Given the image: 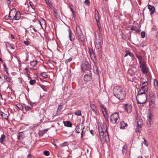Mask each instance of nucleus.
<instances>
[{
    "label": "nucleus",
    "mask_w": 158,
    "mask_h": 158,
    "mask_svg": "<svg viewBox=\"0 0 158 158\" xmlns=\"http://www.w3.org/2000/svg\"><path fill=\"white\" fill-rule=\"evenodd\" d=\"M99 133V138L102 144L109 141L108 134L107 131L106 125H105L98 126Z\"/></svg>",
    "instance_id": "1"
},
{
    "label": "nucleus",
    "mask_w": 158,
    "mask_h": 158,
    "mask_svg": "<svg viewBox=\"0 0 158 158\" xmlns=\"http://www.w3.org/2000/svg\"><path fill=\"white\" fill-rule=\"evenodd\" d=\"M113 92L115 96L120 100L123 99L125 97V91L120 87H115L114 89Z\"/></svg>",
    "instance_id": "2"
},
{
    "label": "nucleus",
    "mask_w": 158,
    "mask_h": 158,
    "mask_svg": "<svg viewBox=\"0 0 158 158\" xmlns=\"http://www.w3.org/2000/svg\"><path fill=\"white\" fill-rule=\"evenodd\" d=\"M147 94H137L136 99L138 103H145L147 99Z\"/></svg>",
    "instance_id": "3"
},
{
    "label": "nucleus",
    "mask_w": 158,
    "mask_h": 158,
    "mask_svg": "<svg viewBox=\"0 0 158 158\" xmlns=\"http://www.w3.org/2000/svg\"><path fill=\"white\" fill-rule=\"evenodd\" d=\"M110 121L113 123L117 124L119 122L120 119L118 117V113H114L111 114L110 118Z\"/></svg>",
    "instance_id": "4"
},
{
    "label": "nucleus",
    "mask_w": 158,
    "mask_h": 158,
    "mask_svg": "<svg viewBox=\"0 0 158 158\" xmlns=\"http://www.w3.org/2000/svg\"><path fill=\"white\" fill-rule=\"evenodd\" d=\"M137 125L135 126V131L137 132H139L141 130V125L142 124V120L139 118L136 119Z\"/></svg>",
    "instance_id": "5"
},
{
    "label": "nucleus",
    "mask_w": 158,
    "mask_h": 158,
    "mask_svg": "<svg viewBox=\"0 0 158 158\" xmlns=\"http://www.w3.org/2000/svg\"><path fill=\"white\" fill-rule=\"evenodd\" d=\"M139 61L142 71L144 73H146L147 72V68L144 59L143 58Z\"/></svg>",
    "instance_id": "6"
},
{
    "label": "nucleus",
    "mask_w": 158,
    "mask_h": 158,
    "mask_svg": "<svg viewBox=\"0 0 158 158\" xmlns=\"http://www.w3.org/2000/svg\"><path fill=\"white\" fill-rule=\"evenodd\" d=\"M85 126L82 127V126L81 127L80 125H78L76 126V127L75 129V132L77 133H80L81 131V130H82V131L81 133V138H82L83 135H84L85 134V131H84Z\"/></svg>",
    "instance_id": "7"
},
{
    "label": "nucleus",
    "mask_w": 158,
    "mask_h": 158,
    "mask_svg": "<svg viewBox=\"0 0 158 158\" xmlns=\"http://www.w3.org/2000/svg\"><path fill=\"white\" fill-rule=\"evenodd\" d=\"M98 38H96L95 40V45L96 48H100L102 45V37L100 35H98Z\"/></svg>",
    "instance_id": "8"
},
{
    "label": "nucleus",
    "mask_w": 158,
    "mask_h": 158,
    "mask_svg": "<svg viewBox=\"0 0 158 158\" xmlns=\"http://www.w3.org/2000/svg\"><path fill=\"white\" fill-rule=\"evenodd\" d=\"M90 65L88 62L84 61L82 62L81 67L82 71H85L86 70H89L90 69Z\"/></svg>",
    "instance_id": "9"
},
{
    "label": "nucleus",
    "mask_w": 158,
    "mask_h": 158,
    "mask_svg": "<svg viewBox=\"0 0 158 158\" xmlns=\"http://www.w3.org/2000/svg\"><path fill=\"white\" fill-rule=\"evenodd\" d=\"M16 10L15 9H12L9 12L8 19L10 20H14V17L16 12Z\"/></svg>",
    "instance_id": "10"
},
{
    "label": "nucleus",
    "mask_w": 158,
    "mask_h": 158,
    "mask_svg": "<svg viewBox=\"0 0 158 158\" xmlns=\"http://www.w3.org/2000/svg\"><path fill=\"white\" fill-rule=\"evenodd\" d=\"M153 116L152 114L149 113L148 115V120L147 121V123L149 127L151 126L152 122V119Z\"/></svg>",
    "instance_id": "11"
},
{
    "label": "nucleus",
    "mask_w": 158,
    "mask_h": 158,
    "mask_svg": "<svg viewBox=\"0 0 158 158\" xmlns=\"http://www.w3.org/2000/svg\"><path fill=\"white\" fill-rule=\"evenodd\" d=\"M124 108L125 110L128 113H130L131 112L132 110V107L130 104H126L125 105Z\"/></svg>",
    "instance_id": "12"
},
{
    "label": "nucleus",
    "mask_w": 158,
    "mask_h": 158,
    "mask_svg": "<svg viewBox=\"0 0 158 158\" xmlns=\"http://www.w3.org/2000/svg\"><path fill=\"white\" fill-rule=\"evenodd\" d=\"M148 83L147 81H144L142 83L141 89H142V90H144L148 92Z\"/></svg>",
    "instance_id": "13"
},
{
    "label": "nucleus",
    "mask_w": 158,
    "mask_h": 158,
    "mask_svg": "<svg viewBox=\"0 0 158 158\" xmlns=\"http://www.w3.org/2000/svg\"><path fill=\"white\" fill-rule=\"evenodd\" d=\"M92 79L91 74H86L84 76V79L85 81H89Z\"/></svg>",
    "instance_id": "14"
},
{
    "label": "nucleus",
    "mask_w": 158,
    "mask_h": 158,
    "mask_svg": "<svg viewBox=\"0 0 158 158\" xmlns=\"http://www.w3.org/2000/svg\"><path fill=\"white\" fill-rule=\"evenodd\" d=\"M90 107L92 111L95 114L97 113V110L96 108V106L94 104L90 103Z\"/></svg>",
    "instance_id": "15"
},
{
    "label": "nucleus",
    "mask_w": 158,
    "mask_h": 158,
    "mask_svg": "<svg viewBox=\"0 0 158 158\" xmlns=\"http://www.w3.org/2000/svg\"><path fill=\"white\" fill-rule=\"evenodd\" d=\"M20 13L19 11H18V12H16V13L15 14L14 19L18 20H19L20 19Z\"/></svg>",
    "instance_id": "16"
},
{
    "label": "nucleus",
    "mask_w": 158,
    "mask_h": 158,
    "mask_svg": "<svg viewBox=\"0 0 158 158\" xmlns=\"http://www.w3.org/2000/svg\"><path fill=\"white\" fill-rule=\"evenodd\" d=\"M69 33V38L70 40L71 41H72L74 39V38L73 37V36H74V35L72 34V32L70 30V29H69L68 30Z\"/></svg>",
    "instance_id": "17"
},
{
    "label": "nucleus",
    "mask_w": 158,
    "mask_h": 158,
    "mask_svg": "<svg viewBox=\"0 0 158 158\" xmlns=\"http://www.w3.org/2000/svg\"><path fill=\"white\" fill-rule=\"evenodd\" d=\"M76 31L77 35L82 34V32L79 26H76Z\"/></svg>",
    "instance_id": "18"
},
{
    "label": "nucleus",
    "mask_w": 158,
    "mask_h": 158,
    "mask_svg": "<svg viewBox=\"0 0 158 158\" xmlns=\"http://www.w3.org/2000/svg\"><path fill=\"white\" fill-rule=\"evenodd\" d=\"M95 18L96 19V21H99V16L98 11L95 9Z\"/></svg>",
    "instance_id": "19"
},
{
    "label": "nucleus",
    "mask_w": 158,
    "mask_h": 158,
    "mask_svg": "<svg viewBox=\"0 0 158 158\" xmlns=\"http://www.w3.org/2000/svg\"><path fill=\"white\" fill-rule=\"evenodd\" d=\"M148 8L150 11V14L151 15H152L154 13L155 9L154 6L148 5Z\"/></svg>",
    "instance_id": "20"
},
{
    "label": "nucleus",
    "mask_w": 158,
    "mask_h": 158,
    "mask_svg": "<svg viewBox=\"0 0 158 158\" xmlns=\"http://www.w3.org/2000/svg\"><path fill=\"white\" fill-rule=\"evenodd\" d=\"M40 24L42 27L43 29L46 28V22L44 19H42L41 21H40Z\"/></svg>",
    "instance_id": "21"
},
{
    "label": "nucleus",
    "mask_w": 158,
    "mask_h": 158,
    "mask_svg": "<svg viewBox=\"0 0 158 158\" xmlns=\"http://www.w3.org/2000/svg\"><path fill=\"white\" fill-rule=\"evenodd\" d=\"M6 135L4 134H3L1 135L0 137V142L1 143H3L6 139Z\"/></svg>",
    "instance_id": "22"
},
{
    "label": "nucleus",
    "mask_w": 158,
    "mask_h": 158,
    "mask_svg": "<svg viewBox=\"0 0 158 158\" xmlns=\"http://www.w3.org/2000/svg\"><path fill=\"white\" fill-rule=\"evenodd\" d=\"M126 54L124 55V56L125 57L127 56L128 55L130 56L131 57H134V56L133 53H131L128 50H126L125 51Z\"/></svg>",
    "instance_id": "23"
},
{
    "label": "nucleus",
    "mask_w": 158,
    "mask_h": 158,
    "mask_svg": "<svg viewBox=\"0 0 158 158\" xmlns=\"http://www.w3.org/2000/svg\"><path fill=\"white\" fill-rule=\"evenodd\" d=\"M127 125V124L125 123L123 121H122L120 123V128L123 129Z\"/></svg>",
    "instance_id": "24"
},
{
    "label": "nucleus",
    "mask_w": 158,
    "mask_h": 158,
    "mask_svg": "<svg viewBox=\"0 0 158 158\" xmlns=\"http://www.w3.org/2000/svg\"><path fill=\"white\" fill-rule=\"evenodd\" d=\"M79 39L82 42H84L85 40V38L84 35L83 34L78 35Z\"/></svg>",
    "instance_id": "25"
},
{
    "label": "nucleus",
    "mask_w": 158,
    "mask_h": 158,
    "mask_svg": "<svg viewBox=\"0 0 158 158\" xmlns=\"http://www.w3.org/2000/svg\"><path fill=\"white\" fill-rule=\"evenodd\" d=\"M149 96L150 98H152L153 99L155 98V94L152 91H149Z\"/></svg>",
    "instance_id": "26"
},
{
    "label": "nucleus",
    "mask_w": 158,
    "mask_h": 158,
    "mask_svg": "<svg viewBox=\"0 0 158 158\" xmlns=\"http://www.w3.org/2000/svg\"><path fill=\"white\" fill-rule=\"evenodd\" d=\"M64 124V126L66 127H71L72 126V123L69 121L65 122Z\"/></svg>",
    "instance_id": "27"
},
{
    "label": "nucleus",
    "mask_w": 158,
    "mask_h": 158,
    "mask_svg": "<svg viewBox=\"0 0 158 158\" xmlns=\"http://www.w3.org/2000/svg\"><path fill=\"white\" fill-rule=\"evenodd\" d=\"M147 92H146L144 90H142V89H141L139 91L137 94H147Z\"/></svg>",
    "instance_id": "28"
},
{
    "label": "nucleus",
    "mask_w": 158,
    "mask_h": 158,
    "mask_svg": "<svg viewBox=\"0 0 158 158\" xmlns=\"http://www.w3.org/2000/svg\"><path fill=\"white\" fill-rule=\"evenodd\" d=\"M97 23L98 26V29L100 32L101 31H102V27L101 26V25L100 23V22L99 21H97Z\"/></svg>",
    "instance_id": "29"
},
{
    "label": "nucleus",
    "mask_w": 158,
    "mask_h": 158,
    "mask_svg": "<svg viewBox=\"0 0 158 158\" xmlns=\"http://www.w3.org/2000/svg\"><path fill=\"white\" fill-rule=\"evenodd\" d=\"M94 72L95 73L99 75V72L98 71V67L97 66H95L94 67Z\"/></svg>",
    "instance_id": "30"
},
{
    "label": "nucleus",
    "mask_w": 158,
    "mask_h": 158,
    "mask_svg": "<svg viewBox=\"0 0 158 158\" xmlns=\"http://www.w3.org/2000/svg\"><path fill=\"white\" fill-rule=\"evenodd\" d=\"M38 62L37 60H33L31 62V65L32 67H34L37 64Z\"/></svg>",
    "instance_id": "31"
},
{
    "label": "nucleus",
    "mask_w": 158,
    "mask_h": 158,
    "mask_svg": "<svg viewBox=\"0 0 158 158\" xmlns=\"http://www.w3.org/2000/svg\"><path fill=\"white\" fill-rule=\"evenodd\" d=\"M25 108L26 111H31V107L28 106H25Z\"/></svg>",
    "instance_id": "32"
},
{
    "label": "nucleus",
    "mask_w": 158,
    "mask_h": 158,
    "mask_svg": "<svg viewBox=\"0 0 158 158\" xmlns=\"http://www.w3.org/2000/svg\"><path fill=\"white\" fill-rule=\"evenodd\" d=\"M1 115L3 118L6 119H8V117L7 114L2 112V114H1Z\"/></svg>",
    "instance_id": "33"
},
{
    "label": "nucleus",
    "mask_w": 158,
    "mask_h": 158,
    "mask_svg": "<svg viewBox=\"0 0 158 158\" xmlns=\"http://www.w3.org/2000/svg\"><path fill=\"white\" fill-rule=\"evenodd\" d=\"M154 85L156 88L158 89V81L156 80H154Z\"/></svg>",
    "instance_id": "34"
},
{
    "label": "nucleus",
    "mask_w": 158,
    "mask_h": 158,
    "mask_svg": "<svg viewBox=\"0 0 158 158\" xmlns=\"http://www.w3.org/2000/svg\"><path fill=\"white\" fill-rule=\"evenodd\" d=\"M16 106L20 110H22L23 109V106L21 104H19L17 105Z\"/></svg>",
    "instance_id": "35"
},
{
    "label": "nucleus",
    "mask_w": 158,
    "mask_h": 158,
    "mask_svg": "<svg viewBox=\"0 0 158 158\" xmlns=\"http://www.w3.org/2000/svg\"><path fill=\"white\" fill-rule=\"evenodd\" d=\"M74 114L75 115L77 116H81V112L80 110H78L76 111Z\"/></svg>",
    "instance_id": "36"
},
{
    "label": "nucleus",
    "mask_w": 158,
    "mask_h": 158,
    "mask_svg": "<svg viewBox=\"0 0 158 158\" xmlns=\"http://www.w3.org/2000/svg\"><path fill=\"white\" fill-rule=\"evenodd\" d=\"M54 15L55 16L56 18H58L59 17V16L58 15V13L57 12L56 9H54Z\"/></svg>",
    "instance_id": "37"
},
{
    "label": "nucleus",
    "mask_w": 158,
    "mask_h": 158,
    "mask_svg": "<svg viewBox=\"0 0 158 158\" xmlns=\"http://www.w3.org/2000/svg\"><path fill=\"white\" fill-rule=\"evenodd\" d=\"M60 146L61 147H67L68 143L66 142H64L63 143L60 144Z\"/></svg>",
    "instance_id": "38"
},
{
    "label": "nucleus",
    "mask_w": 158,
    "mask_h": 158,
    "mask_svg": "<svg viewBox=\"0 0 158 158\" xmlns=\"http://www.w3.org/2000/svg\"><path fill=\"white\" fill-rule=\"evenodd\" d=\"M41 75L44 78H47L48 77V75L46 72H43L41 73Z\"/></svg>",
    "instance_id": "39"
},
{
    "label": "nucleus",
    "mask_w": 158,
    "mask_h": 158,
    "mask_svg": "<svg viewBox=\"0 0 158 158\" xmlns=\"http://www.w3.org/2000/svg\"><path fill=\"white\" fill-rule=\"evenodd\" d=\"M131 30H134L136 31L137 32H139V30L136 27H131Z\"/></svg>",
    "instance_id": "40"
},
{
    "label": "nucleus",
    "mask_w": 158,
    "mask_h": 158,
    "mask_svg": "<svg viewBox=\"0 0 158 158\" xmlns=\"http://www.w3.org/2000/svg\"><path fill=\"white\" fill-rule=\"evenodd\" d=\"M102 109V111L103 112L104 111H105V112H106V109L105 107L103 105H101V106Z\"/></svg>",
    "instance_id": "41"
},
{
    "label": "nucleus",
    "mask_w": 158,
    "mask_h": 158,
    "mask_svg": "<svg viewBox=\"0 0 158 158\" xmlns=\"http://www.w3.org/2000/svg\"><path fill=\"white\" fill-rule=\"evenodd\" d=\"M36 83V80L35 79L31 80L29 81V83L31 85H33Z\"/></svg>",
    "instance_id": "42"
},
{
    "label": "nucleus",
    "mask_w": 158,
    "mask_h": 158,
    "mask_svg": "<svg viewBox=\"0 0 158 158\" xmlns=\"http://www.w3.org/2000/svg\"><path fill=\"white\" fill-rule=\"evenodd\" d=\"M40 86L44 91H47V88L46 87L43 85H40Z\"/></svg>",
    "instance_id": "43"
},
{
    "label": "nucleus",
    "mask_w": 158,
    "mask_h": 158,
    "mask_svg": "<svg viewBox=\"0 0 158 158\" xmlns=\"http://www.w3.org/2000/svg\"><path fill=\"white\" fill-rule=\"evenodd\" d=\"M127 146L124 145L123 147V152H126L127 151Z\"/></svg>",
    "instance_id": "44"
},
{
    "label": "nucleus",
    "mask_w": 158,
    "mask_h": 158,
    "mask_svg": "<svg viewBox=\"0 0 158 158\" xmlns=\"http://www.w3.org/2000/svg\"><path fill=\"white\" fill-rule=\"evenodd\" d=\"M44 154L46 156H48L49 155V152L47 151H44Z\"/></svg>",
    "instance_id": "45"
},
{
    "label": "nucleus",
    "mask_w": 158,
    "mask_h": 158,
    "mask_svg": "<svg viewBox=\"0 0 158 158\" xmlns=\"http://www.w3.org/2000/svg\"><path fill=\"white\" fill-rule=\"evenodd\" d=\"M4 78L8 81H10V79L6 75L4 76Z\"/></svg>",
    "instance_id": "46"
},
{
    "label": "nucleus",
    "mask_w": 158,
    "mask_h": 158,
    "mask_svg": "<svg viewBox=\"0 0 158 158\" xmlns=\"http://www.w3.org/2000/svg\"><path fill=\"white\" fill-rule=\"evenodd\" d=\"M72 60V58H70L69 59L66 60L65 61V63L67 64L69 62L71 61Z\"/></svg>",
    "instance_id": "47"
},
{
    "label": "nucleus",
    "mask_w": 158,
    "mask_h": 158,
    "mask_svg": "<svg viewBox=\"0 0 158 158\" xmlns=\"http://www.w3.org/2000/svg\"><path fill=\"white\" fill-rule=\"evenodd\" d=\"M23 43L24 44H25L27 46H28V45H29L30 44L29 42L27 40L24 41Z\"/></svg>",
    "instance_id": "48"
},
{
    "label": "nucleus",
    "mask_w": 158,
    "mask_h": 158,
    "mask_svg": "<svg viewBox=\"0 0 158 158\" xmlns=\"http://www.w3.org/2000/svg\"><path fill=\"white\" fill-rule=\"evenodd\" d=\"M84 3L87 5H89L90 3V2L89 0H85L84 1Z\"/></svg>",
    "instance_id": "49"
},
{
    "label": "nucleus",
    "mask_w": 158,
    "mask_h": 158,
    "mask_svg": "<svg viewBox=\"0 0 158 158\" xmlns=\"http://www.w3.org/2000/svg\"><path fill=\"white\" fill-rule=\"evenodd\" d=\"M141 35L142 37L143 38H144L145 35V32L142 31L141 33Z\"/></svg>",
    "instance_id": "50"
},
{
    "label": "nucleus",
    "mask_w": 158,
    "mask_h": 158,
    "mask_svg": "<svg viewBox=\"0 0 158 158\" xmlns=\"http://www.w3.org/2000/svg\"><path fill=\"white\" fill-rule=\"evenodd\" d=\"M137 57L138 58L139 61L143 58L141 56H138V55L137 56Z\"/></svg>",
    "instance_id": "51"
},
{
    "label": "nucleus",
    "mask_w": 158,
    "mask_h": 158,
    "mask_svg": "<svg viewBox=\"0 0 158 158\" xmlns=\"http://www.w3.org/2000/svg\"><path fill=\"white\" fill-rule=\"evenodd\" d=\"M72 12V13L73 14V17H75V15L74 14V12L73 11V9L72 8H70Z\"/></svg>",
    "instance_id": "52"
},
{
    "label": "nucleus",
    "mask_w": 158,
    "mask_h": 158,
    "mask_svg": "<svg viewBox=\"0 0 158 158\" xmlns=\"http://www.w3.org/2000/svg\"><path fill=\"white\" fill-rule=\"evenodd\" d=\"M25 69L26 70V72H27V77H30V75L28 73V70L27 68H26Z\"/></svg>",
    "instance_id": "53"
},
{
    "label": "nucleus",
    "mask_w": 158,
    "mask_h": 158,
    "mask_svg": "<svg viewBox=\"0 0 158 158\" xmlns=\"http://www.w3.org/2000/svg\"><path fill=\"white\" fill-rule=\"evenodd\" d=\"M143 143H144L145 144V145H146V146H148V144L147 143V141L145 139H144V141L143 142Z\"/></svg>",
    "instance_id": "54"
},
{
    "label": "nucleus",
    "mask_w": 158,
    "mask_h": 158,
    "mask_svg": "<svg viewBox=\"0 0 158 158\" xmlns=\"http://www.w3.org/2000/svg\"><path fill=\"white\" fill-rule=\"evenodd\" d=\"M48 130V129H46L45 130H43V134H45V133H46V132H47V131Z\"/></svg>",
    "instance_id": "55"
},
{
    "label": "nucleus",
    "mask_w": 158,
    "mask_h": 158,
    "mask_svg": "<svg viewBox=\"0 0 158 158\" xmlns=\"http://www.w3.org/2000/svg\"><path fill=\"white\" fill-rule=\"evenodd\" d=\"M30 4L32 8L35 9V6L32 5V2H30Z\"/></svg>",
    "instance_id": "56"
},
{
    "label": "nucleus",
    "mask_w": 158,
    "mask_h": 158,
    "mask_svg": "<svg viewBox=\"0 0 158 158\" xmlns=\"http://www.w3.org/2000/svg\"><path fill=\"white\" fill-rule=\"evenodd\" d=\"M3 67H4V69H8V68H6V64H3Z\"/></svg>",
    "instance_id": "57"
},
{
    "label": "nucleus",
    "mask_w": 158,
    "mask_h": 158,
    "mask_svg": "<svg viewBox=\"0 0 158 158\" xmlns=\"http://www.w3.org/2000/svg\"><path fill=\"white\" fill-rule=\"evenodd\" d=\"M8 0V1H7V0H6V2H7V3H8V4H10L11 1H10V0Z\"/></svg>",
    "instance_id": "58"
},
{
    "label": "nucleus",
    "mask_w": 158,
    "mask_h": 158,
    "mask_svg": "<svg viewBox=\"0 0 158 158\" xmlns=\"http://www.w3.org/2000/svg\"><path fill=\"white\" fill-rule=\"evenodd\" d=\"M93 130H91L90 131V133L92 134L93 135H94V133H93Z\"/></svg>",
    "instance_id": "59"
},
{
    "label": "nucleus",
    "mask_w": 158,
    "mask_h": 158,
    "mask_svg": "<svg viewBox=\"0 0 158 158\" xmlns=\"http://www.w3.org/2000/svg\"><path fill=\"white\" fill-rule=\"evenodd\" d=\"M32 29H33V30L35 32H37V31H37V30L35 28H32Z\"/></svg>",
    "instance_id": "60"
},
{
    "label": "nucleus",
    "mask_w": 158,
    "mask_h": 158,
    "mask_svg": "<svg viewBox=\"0 0 158 158\" xmlns=\"http://www.w3.org/2000/svg\"><path fill=\"white\" fill-rule=\"evenodd\" d=\"M4 70L6 72V73H8V68L7 69H5Z\"/></svg>",
    "instance_id": "61"
},
{
    "label": "nucleus",
    "mask_w": 158,
    "mask_h": 158,
    "mask_svg": "<svg viewBox=\"0 0 158 158\" xmlns=\"http://www.w3.org/2000/svg\"><path fill=\"white\" fill-rule=\"evenodd\" d=\"M27 158H31V154L28 155V157Z\"/></svg>",
    "instance_id": "62"
},
{
    "label": "nucleus",
    "mask_w": 158,
    "mask_h": 158,
    "mask_svg": "<svg viewBox=\"0 0 158 158\" xmlns=\"http://www.w3.org/2000/svg\"><path fill=\"white\" fill-rule=\"evenodd\" d=\"M3 99V98H2V95H1V94L0 93V99Z\"/></svg>",
    "instance_id": "63"
},
{
    "label": "nucleus",
    "mask_w": 158,
    "mask_h": 158,
    "mask_svg": "<svg viewBox=\"0 0 158 158\" xmlns=\"http://www.w3.org/2000/svg\"><path fill=\"white\" fill-rule=\"evenodd\" d=\"M11 37L12 39H14L15 38V37L13 35H11Z\"/></svg>",
    "instance_id": "64"
}]
</instances>
